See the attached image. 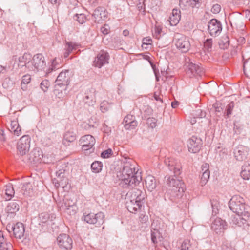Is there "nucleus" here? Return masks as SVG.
<instances>
[{"label": "nucleus", "mask_w": 250, "mask_h": 250, "mask_svg": "<svg viewBox=\"0 0 250 250\" xmlns=\"http://www.w3.org/2000/svg\"><path fill=\"white\" fill-rule=\"evenodd\" d=\"M166 165L170 171H173L174 176L166 175L165 181L167 186L170 188L168 192L169 199L173 202L177 203L181 198L185 190L184 184L179 179L176 177L179 175L181 172L182 166L180 162L173 158H168L165 161Z\"/></svg>", "instance_id": "nucleus-1"}, {"label": "nucleus", "mask_w": 250, "mask_h": 250, "mask_svg": "<svg viewBox=\"0 0 250 250\" xmlns=\"http://www.w3.org/2000/svg\"><path fill=\"white\" fill-rule=\"evenodd\" d=\"M145 193L137 188L128 192L125 198L128 210L133 213H136L140 210L145 202Z\"/></svg>", "instance_id": "nucleus-2"}, {"label": "nucleus", "mask_w": 250, "mask_h": 250, "mask_svg": "<svg viewBox=\"0 0 250 250\" xmlns=\"http://www.w3.org/2000/svg\"><path fill=\"white\" fill-rule=\"evenodd\" d=\"M229 208L238 216L246 218L250 217V207L245 204L244 199L240 196H234L229 202Z\"/></svg>", "instance_id": "nucleus-3"}, {"label": "nucleus", "mask_w": 250, "mask_h": 250, "mask_svg": "<svg viewBox=\"0 0 250 250\" xmlns=\"http://www.w3.org/2000/svg\"><path fill=\"white\" fill-rule=\"evenodd\" d=\"M185 64L184 68L187 74L189 77L193 76H201L204 74V71L202 67L197 64L193 63L190 61L189 58H185Z\"/></svg>", "instance_id": "nucleus-4"}, {"label": "nucleus", "mask_w": 250, "mask_h": 250, "mask_svg": "<svg viewBox=\"0 0 250 250\" xmlns=\"http://www.w3.org/2000/svg\"><path fill=\"white\" fill-rule=\"evenodd\" d=\"M29 65V70L37 71L43 70L46 65L44 57L41 53L34 55L32 57Z\"/></svg>", "instance_id": "nucleus-5"}, {"label": "nucleus", "mask_w": 250, "mask_h": 250, "mask_svg": "<svg viewBox=\"0 0 250 250\" xmlns=\"http://www.w3.org/2000/svg\"><path fill=\"white\" fill-rule=\"evenodd\" d=\"M118 177L121 180L120 184L124 188H133L139 184L141 180V177H132L127 174L124 176L123 173L121 172Z\"/></svg>", "instance_id": "nucleus-6"}, {"label": "nucleus", "mask_w": 250, "mask_h": 250, "mask_svg": "<svg viewBox=\"0 0 250 250\" xmlns=\"http://www.w3.org/2000/svg\"><path fill=\"white\" fill-rule=\"evenodd\" d=\"M174 42L177 48L183 53L187 52L190 49L191 44L189 37L181 34H177Z\"/></svg>", "instance_id": "nucleus-7"}, {"label": "nucleus", "mask_w": 250, "mask_h": 250, "mask_svg": "<svg viewBox=\"0 0 250 250\" xmlns=\"http://www.w3.org/2000/svg\"><path fill=\"white\" fill-rule=\"evenodd\" d=\"M104 215L102 212H99L97 214L89 213H83L82 219L90 224H97L101 225L104 222Z\"/></svg>", "instance_id": "nucleus-8"}, {"label": "nucleus", "mask_w": 250, "mask_h": 250, "mask_svg": "<svg viewBox=\"0 0 250 250\" xmlns=\"http://www.w3.org/2000/svg\"><path fill=\"white\" fill-rule=\"evenodd\" d=\"M30 138L28 135H24L18 141L17 144L18 153L21 156L28 152L30 146Z\"/></svg>", "instance_id": "nucleus-9"}, {"label": "nucleus", "mask_w": 250, "mask_h": 250, "mask_svg": "<svg viewBox=\"0 0 250 250\" xmlns=\"http://www.w3.org/2000/svg\"><path fill=\"white\" fill-rule=\"evenodd\" d=\"M208 29L210 36L212 37L218 36L222 30V24L219 20L212 19L208 22Z\"/></svg>", "instance_id": "nucleus-10"}, {"label": "nucleus", "mask_w": 250, "mask_h": 250, "mask_svg": "<svg viewBox=\"0 0 250 250\" xmlns=\"http://www.w3.org/2000/svg\"><path fill=\"white\" fill-rule=\"evenodd\" d=\"M57 243L59 247L62 249L70 250L72 248V240L66 234H60L57 238Z\"/></svg>", "instance_id": "nucleus-11"}, {"label": "nucleus", "mask_w": 250, "mask_h": 250, "mask_svg": "<svg viewBox=\"0 0 250 250\" xmlns=\"http://www.w3.org/2000/svg\"><path fill=\"white\" fill-rule=\"evenodd\" d=\"M109 54L104 50H101L98 53L95 58L93 62V66L100 68L104 65L108 64L109 63Z\"/></svg>", "instance_id": "nucleus-12"}, {"label": "nucleus", "mask_w": 250, "mask_h": 250, "mask_svg": "<svg viewBox=\"0 0 250 250\" xmlns=\"http://www.w3.org/2000/svg\"><path fill=\"white\" fill-rule=\"evenodd\" d=\"M7 229L9 231L10 230H12L15 237L20 239L23 237L25 232L24 225L21 222H18L15 224H9L7 226Z\"/></svg>", "instance_id": "nucleus-13"}, {"label": "nucleus", "mask_w": 250, "mask_h": 250, "mask_svg": "<svg viewBox=\"0 0 250 250\" xmlns=\"http://www.w3.org/2000/svg\"><path fill=\"white\" fill-rule=\"evenodd\" d=\"M201 138L193 136L188 141V148L189 152L193 153L198 152L202 146Z\"/></svg>", "instance_id": "nucleus-14"}, {"label": "nucleus", "mask_w": 250, "mask_h": 250, "mask_svg": "<svg viewBox=\"0 0 250 250\" xmlns=\"http://www.w3.org/2000/svg\"><path fill=\"white\" fill-rule=\"evenodd\" d=\"M65 170L61 169L56 171L57 178H54L53 182L56 188H64L68 183V179L65 176Z\"/></svg>", "instance_id": "nucleus-15"}, {"label": "nucleus", "mask_w": 250, "mask_h": 250, "mask_svg": "<svg viewBox=\"0 0 250 250\" xmlns=\"http://www.w3.org/2000/svg\"><path fill=\"white\" fill-rule=\"evenodd\" d=\"M79 142L83 150H88L92 148L95 144V139L92 135H86L82 137Z\"/></svg>", "instance_id": "nucleus-16"}, {"label": "nucleus", "mask_w": 250, "mask_h": 250, "mask_svg": "<svg viewBox=\"0 0 250 250\" xmlns=\"http://www.w3.org/2000/svg\"><path fill=\"white\" fill-rule=\"evenodd\" d=\"M107 12L103 7H98L96 8L92 14L93 19L97 23L102 22L107 17Z\"/></svg>", "instance_id": "nucleus-17"}, {"label": "nucleus", "mask_w": 250, "mask_h": 250, "mask_svg": "<svg viewBox=\"0 0 250 250\" xmlns=\"http://www.w3.org/2000/svg\"><path fill=\"white\" fill-rule=\"evenodd\" d=\"M68 71H62L60 73L55 81V85L57 86L67 87L69 84L70 78L68 75Z\"/></svg>", "instance_id": "nucleus-18"}, {"label": "nucleus", "mask_w": 250, "mask_h": 250, "mask_svg": "<svg viewBox=\"0 0 250 250\" xmlns=\"http://www.w3.org/2000/svg\"><path fill=\"white\" fill-rule=\"evenodd\" d=\"M248 148L243 145L238 146L234 151V155L237 161H243L245 160L248 155Z\"/></svg>", "instance_id": "nucleus-19"}, {"label": "nucleus", "mask_w": 250, "mask_h": 250, "mask_svg": "<svg viewBox=\"0 0 250 250\" xmlns=\"http://www.w3.org/2000/svg\"><path fill=\"white\" fill-rule=\"evenodd\" d=\"M43 155L42 151L39 148H35L30 153L29 160L34 164L41 163Z\"/></svg>", "instance_id": "nucleus-20"}, {"label": "nucleus", "mask_w": 250, "mask_h": 250, "mask_svg": "<svg viewBox=\"0 0 250 250\" xmlns=\"http://www.w3.org/2000/svg\"><path fill=\"white\" fill-rule=\"evenodd\" d=\"M0 250H13L10 239L5 237L2 231H0Z\"/></svg>", "instance_id": "nucleus-21"}, {"label": "nucleus", "mask_w": 250, "mask_h": 250, "mask_svg": "<svg viewBox=\"0 0 250 250\" xmlns=\"http://www.w3.org/2000/svg\"><path fill=\"white\" fill-rule=\"evenodd\" d=\"M32 55L25 53L22 56L19 57L18 66L21 68H26L29 70V64L31 63Z\"/></svg>", "instance_id": "nucleus-22"}, {"label": "nucleus", "mask_w": 250, "mask_h": 250, "mask_svg": "<svg viewBox=\"0 0 250 250\" xmlns=\"http://www.w3.org/2000/svg\"><path fill=\"white\" fill-rule=\"evenodd\" d=\"M124 127L126 129H133L137 125V122L135 116L132 115H127L124 119Z\"/></svg>", "instance_id": "nucleus-23"}, {"label": "nucleus", "mask_w": 250, "mask_h": 250, "mask_svg": "<svg viewBox=\"0 0 250 250\" xmlns=\"http://www.w3.org/2000/svg\"><path fill=\"white\" fill-rule=\"evenodd\" d=\"M211 227L216 233H219L224 229V221L220 218H216L213 220Z\"/></svg>", "instance_id": "nucleus-24"}, {"label": "nucleus", "mask_w": 250, "mask_h": 250, "mask_svg": "<svg viewBox=\"0 0 250 250\" xmlns=\"http://www.w3.org/2000/svg\"><path fill=\"white\" fill-rule=\"evenodd\" d=\"M181 12L179 10L174 9L170 15L168 21L171 26L176 25L179 22L181 18Z\"/></svg>", "instance_id": "nucleus-25"}, {"label": "nucleus", "mask_w": 250, "mask_h": 250, "mask_svg": "<svg viewBox=\"0 0 250 250\" xmlns=\"http://www.w3.org/2000/svg\"><path fill=\"white\" fill-rule=\"evenodd\" d=\"M249 218H246L242 216H238L234 217L232 219V223L233 224L237 225L239 227H242L243 229H246L248 226L247 219Z\"/></svg>", "instance_id": "nucleus-26"}, {"label": "nucleus", "mask_w": 250, "mask_h": 250, "mask_svg": "<svg viewBox=\"0 0 250 250\" xmlns=\"http://www.w3.org/2000/svg\"><path fill=\"white\" fill-rule=\"evenodd\" d=\"M80 45L77 43H75L72 42H66L65 45L64 52V57L67 58L68 57L70 53H71L73 51L77 50Z\"/></svg>", "instance_id": "nucleus-27"}, {"label": "nucleus", "mask_w": 250, "mask_h": 250, "mask_svg": "<svg viewBox=\"0 0 250 250\" xmlns=\"http://www.w3.org/2000/svg\"><path fill=\"white\" fill-rule=\"evenodd\" d=\"M146 188L150 191H153L157 187V182L155 178L152 175H148L145 180Z\"/></svg>", "instance_id": "nucleus-28"}, {"label": "nucleus", "mask_w": 250, "mask_h": 250, "mask_svg": "<svg viewBox=\"0 0 250 250\" xmlns=\"http://www.w3.org/2000/svg\"><path fill=\"white\" fill-rule=\"evenodd\" d=\"M135 166L133 165L126 163L124 166L121 172L123 173L124 176L127 174L132 176V177H137L135 175L136 173H135Z\"/></svg>", "instance_id": "nucleus-29"}, {"label": "nucleus", "mask_w": 250, "mask_h": 250, "mask_svg": "<svg viewBox=\"0 0 250 250\" xmlns=\"http://www.w3.org/2000/svg\"><path fill=\"white\" fill-rule=\"evenodd\" d=\"M21 191L25 196H32L34 193L32 184L29 182L24 183L22 187Z\"/></svg>", "instance_id": "nucleus-30"}, {"label": "nucleus", "mask_w": 250, "mask_h": 250, "mask_svg": "<svg viewBox=\"0 0 250 250\" xmlns=\"http://www.w3.org/2000/svg\"><path fill=\"white\" fill-rule=\"evenodd\" d=\"M76 139V135L74 132L67 131L64 135L63 144L66 146H68L69 143L74 142Z\"/></svg>", "instance_id": "nucleus-31"}, {"label": "nucleus", "mask_w": 250, "mask_h": 250, "mask_svg": "<svg viewBox=\"0 0 250 250\" xmlns=\"http://www.w3.org/2000/svg\"><path fill=\"white\" fill-rule=\"evenodd\" d=\"M9 130L11 132H13L14 135L16 136H19L21 133V128L19 126V125L17 121H12L11 122L10 128Z\"/></svg>", "instance_id": "nucleus-32"}, {"label": "nucleus", "mask_w": 250, "mask_h": 250, "mask_svg": "<svg viewBox=\"0 0 250 250\" xmlns=\"http://www.w3.org/2000/svg\"><path fill=\"white\" fill-rule=\"evenodd\" d=\"M6 200H10L15 194V191L13 188V185L11 183H8L5 186Z\"/></svg>", "instance_id": "nucleus-33"}, {"label": "nucleus", "mask_w": 250, "mask_h": 250, "mask_svg": "<svg viewBox=\"0 0 250 250\" xmlns=\"http://www.w3.org/2000/svg\"><path fill=\"white\" fill-rule=\"evenodd\" d=\"M241 177L245 180H249L250 177V165L245 164L242 167Z\"/></svg>", "instance_id": "nucleus-34"}, {"label": "nucleus", "mask_w": 250, "mask_h": 250, "mask_svg": "<svg viewBox=\"0 0 250 250\" xmlns=\"http://www.w3.org/2000/svg\"><path fill=\"white\" fill-rule=\"evenodd\" d=\"M19 209V205L14 201L10 202L6 207V210L8 213H14Z\"/></svg>", "instance_id": "nucleus-35"}, {"label": "nucleus", "mask_w": 250, "mask_h": 250, "mask_svg": "<svg viewBox=\"0 0 250 250\" xmlns=\"http://www.w3.org/2000/svg\"><path fill=\"white\" fill-rule=\"evenodd\" d=\"M85 106H93L95 103V95L93 94H87L84 99Z\"/></svg>", "instance_id": "nucleus-36"}, {"label": "nucleus", "mask_w": 250, "mask_h": 250, "mask_svg": "<svg viewBox=\"0 0 250 250\" xmlns=\"http://www.w3.org/2000/svg\"><path fill=\"white\" fill-rule=\"evenodd\" d=\"M60 67V65L57 61L56 58L53 59L52 61L51 64L49 68L46 71V75H48L52 71H55Z\"/></svg>", "instance_id": "nucleus-37"}, {"label": "nucleus", "mask_w": 250, "mask_h": 250, "mask_svg": "<svg viewBox=\"0 0 250 250\" xmlns=\"http://www.w3.org/2000/svg\"><path fill=\"white\" fill-rule=\"evenodd\" d=\"M66 88L67 87H57V85H55V89L54 91V94L59 99L63 98L65 94V92L63 93V90L65 91L66 90Z\"/></svg>", "instance_id": "nucleus-38"}, {"label": "nucleus", "mask_w": 250, "mask_h": 250, "mask_svg": "<svg viewBox=\"0 0 250 250\" xmlns=\"http://www.w3.org/2000/svg\"><path fill=\"white\" fill-rule=\"evenodd\" d=\"M103 164L101 162L95 161L91 165L92 171L96 173L100 172L102 169Z\"/></svg>", "instance_id": "nucleus-39"}, {"label": "nucleus", "mask_w": 250, "mask_h": 250, "mask_svg": "<svg viewBox=\"0 0 250 250\" xmlns=\"http://www.w3.org/2000/svg\"><path fill=\"white\" fill-rule=\"evenodd\" d=\"M234 102H231L226 106V109L225 113L226 114L225 116L226 118H229L232 114V111L234 107Z\"/></svg>", "instance_id": "nucleus-40"}, {"label": "nucleus", "mask_w": 250, "mask_h": 250, "mask_svg": "<svg viewBox=\"0 0 250 250\" xmlns=\"http://www.w3.org/2000/svg\"><path fill=\"white\" fill-rule=\"evenodd\" d=\"M72 204L69 205V208L65 209L66 213L70 215L75 214L77 212V207L75 205V202L71 200Z\"/></svg>", "instance_id": "nucleus-41"}, {"label": "nucleus", "mask_w": 250, "mask_h": 250, "mask_svg": "<svg viewBox=\"0 0 250 250\" xmlns=\"http://www.w3.org/2000/svg\"><path fill=\"white\" fill-rule=\"evenodd\" d=\"M210 172H203L201 177V184L202 186L206 184L209 178Z\"/></svg>", "instance_id": "nucleus-42"}, {"label": "nucleus", "mask_w": 250, "mask_h": 250, "mask_svg": "<svg viewBox=\"0 0 250 250\" xmlns=\"http://www.w3.org/2000/svg\"><path fill=\"white\" fill-rule=\"evenodd\" d=\"M210 202L212 208V215H215L218 213V207L219 205V202L217 200L214 199H211Z\"/></svg>", "instance_id": "nucleus-43"}, {"label": "nucleus", "mask_w": 250, "mask_h": 250, "mask_svg": "<svg viewBox=\"0 0 250 250\" xmlns=\"http://www.w3.org/2000/svg\"><path fill=\"white\" fill-rule=\"evenodd\" d=\"M39 219L40 222L45 223L49 219V215L47 212H42L39 214Z\"/></svg>", "instance_id": "nucleus-44"}, {"label": "nucleus", "mask_w": 250, "mask_h": 250, "mask_svg": "<svg viewBox=\"0 0 250 250\" xmlns=\"http://www.w3.org/2000/svg\"><path fill=\"white\" fill-rule=\"evenodd\" d=\"M110 108L109 103L106 101H104L100 104V109L103 113L107 111Z\"/></svg>", "instance_id": "nucleus-45"}, {"label": "nucleus", "mask_w": 250, "mask_h": 250, "mask_svg": "<svg viewBox=\"0 0 250 250\" xmlns=\"http://www.w3.org/2000/svg\"><path fill=\"white\" fill-rule=\"evenodd\" d=\"M146 124L149 127L154 128L157 125V120L152 117L148 118L146 120Z\"/></svg>", "instance_id": "nucleus-46"}, {"label": "nucleus", "mask_w": 250, "mask_h": 250, "mask_svg": "<svg viewBox=\"0 0 250 250\" xmlns=\"http://www.w3.org/2000/svg\"><path fill=\"white\" fill-rule=\"evenodd\" d=\"M212 42L213 41L212 39H208L205 41L204 43V47L208 52L211 51Z\"/></svg>", "instance_id": "nucleus-47"}, {"label": "nucleus", "mask_w": 250, "mask_h": 250, "mask_svg": "<svg viewBox=\"0 0 250 250\" xmlns=\"http://www.w3.org/2000/svg\"><path fill=\"white\" fill-rule=\"evenodd\" d=\"M49 86H50V82L47 80H43L40 84L41 88L44 92L47 91Z\"/></svg>", "instance_id": "nucleus-48"}, {"label": "nucleus", "mask_w": 250, "mask_h": 250, "mask_svg": "<svg viewBox=\"0 0 250 250\" xmlns=\"http://www.w3.org/2000/svg\"><path fill=\"white\" fill-rule=\"evenodd\" d=\"M180 250H189L191 248L190 241L188 240H185L182 243Z\"/></svg>", "instance_id": "nucleus-49"}, {"label": "nucleus", "mask_w": 250, "mask_h": 250, "mask_svg": "<svg viewBox=\"0 0 250 250\" xmlns=\"http://www.w3.org/2000/svg\"><path fill=\"white\" fill-rule=\"evenodd\" d=\"M113 154V152L111 149L109 148L107 150L104 151L101 153V156L104 158H107L110 157Z\"/></svg>", "instance_id": "nucleus-50"}, {"label": "nucleus", "mask_w": 250, "mask_h": 250, "mask_svg": "<svg viewBox=\"0 0 250 250\" xmlns=\"http://www.w3.org/2000/svg\"><path fill=\"white\" fill-rule=\"evenodd\" d=\"M222 250H235L234 248L228 242H225L222 245Z\"/></svg>", "instance_id": "nucleus-51"}, {"label": "nucleus", "mask_w": 250, "mask_h": 250, "mask_svg": "<svg viewBox=\"0 0 250 250\" xmlns=\"http://www.w3.org/2000/svg\"><path fill=\"white\" fill-rule=\"evenodd\" d=\"M31 81V77L29 75H25L22 77V80L21 82L22 89H24L23 84H26L30 83Z\"/></svg>", "instance_id": "nucleus-52"}, {"label": "nucleus", "mask_w": 250, "mask_h": 250, "mask_svg": "<svg viewBox=\"0 0 250 250\" xmlns=\"http://www.w3.org/2000/svg\"><path fill=\"white\" fill-rule=\"evenodd\" d=\"M76 20L81 24L84 23L86 21V17L84 14H76Z\"/></svg>", "instance_id": "nucleus-53"}, {"label": "nucleus", "mask_w": 250, "mask_h": 250, "mask_svg": "<svg viewBox=\"0 0 250 250\" xmlns=\"http://www.w3.org/2000/svg\"><path fill=\"white\" fill-rule=\"evenodd\" d=\"M222 42L223 43V46H221V43H219V46L221 48L225 49L229 47V41L227 37L225 38L224 40H222Z\"/></svg>", "instance_id": "nucleus-54"}, {"label": "nucleus", "mask_w": 250, "mask_h": 250, "mask_svg": "<svg viewBox=\"0 0 250 250\" xmlns=\"http://www.w3.org/2000/svg\"><path fill=\"white\" fill-rule=\"evenodd\" d=\"M148 220V217L145 214L141 213L139 216V221L142 224L146 223Z\"/></svg>", "instance_id": "nucleus-55"}, {"label": "nucleus", "mask_w": 250, "mask_h": 250, "mask_svg": "<svg viewBox=\"0 0 250 250\" xmlns=\"http://www.w3.org/2000/svg\"><path fill=\"white\" fill-rule=\"evenodd\" d=\"M221 10V6L218 4H216L213 5L211 8V12L214 14H217L219 13Z\"/></svg>", "instance_id": "nucleus-56"}, {"label": "nucleus", "mask_w": 250, "mask_h": 250, "mask_svg": "<svg viewBox=\"0 0 250 250\" xmlns=\"http://www.w3.org/2000/svg\"><path fill=\"white\" fill-rule=\"evenodd\" d=\"M143 44L142 46L144 47L145 45H149L151 44L152 42V40L148 38H145L143 39Z\"/></svg>", "instance_id": "nucleus-57"}, {"label": "nucleus", "mask_w": 250, "mask_h": 250, "mask_svg": "<svg viewBox=\"0 0 250 250\" xmlns=\"http://www.w3.org/2000/svg\"><path fill=\"white\" fill-rule=\"evenodd\" d=\"M158 233V231L156 230V232L151 231V240L152 242L154 244L157 243V234Z\"/></svg>", "instance_id": "nucleus-58"}, {"label": "nucleus", "mask_w": 250, "mask_h": 250, "mask_svg": "<svg viewBox=\"0 0 250 250\" xmlns=\"http://www.w3.org/2000/svg\"><path fill=\"white\" fill-rule=\"evenodd\" d=\"M213 107L215 108V111L216 115H218V113H221L223 110V109L220 106H218V104H213Z\"/></svg>", "instance_id": "nucleus-59"}, {"label": "nucleus", "mask_w": 250, "mask_h": 250, "mask_svg": "<svg viewBox=\"0 0 250 250\" xmlns=\"http://www.w3.org/2000/svg\"><path fill=\"white\" fill-rule=\"evenodd\" d=\"M72 204L71 201L68 200L67 199H65V201L64 203V205L62 206V208L65 210L67 208H69V205H71Z\"/></svg>", "instance_id": "nucleus-60"}, {"label": "nucleus", "mask_w": 250, "mask_h": 250, "mask_svg": "<svg viewBox=\"0 0 250 250\" xmlns=\"http://www.w3.org/2000/svg\"><path fill=\"white\" fill-rule=\"evenodd\" d=\"M202 170L203 172H210L209 170V165L205 163L202 166Z\"/></svg>", "instance_id": "nucleus-61"}, {"label": "nucleus", "mask_w": 250, "mask_h": 250, "mask_svg": "<svg viewBox=\"0 0 250 250\" xmlns=\"http://www.w3.org/2000/svg\"><path fill=\"white\" fill-rule=\"evenodd\" d=\"M153 97L157 101H160L161 102V103L163 102V100H162V99L161 98V96L159 95V94H157L156 93V92H155L154 94V96H153Z\"/></svg>", "instance_id": "nucleus-62"}, {"label": "nucleus", "mask_w": 250, "mask_h": 250, "mask_svg": "<svg viewBox=\"0 0 250 250\" xmlns=\"http://www.w3.org/2000/svg\"><path fill=\"white\" fill-rule=\"evenodd\" d=\"M101 31L104 35H106L108 33V29L107 28H106V26L105 25L104 26L101 27Z\"/></svg>", "instance_id": "nucleus-63"}, {"label": "nucleus", "mask_w": 250, "mask_h": 250, "mask_svg": "<svg viewBox=\"0 0 250 250\" xmlns=\"http://www.w3.org/2000/svg\"><path fill=\"white\" fill-rule=\"evenodd\" d=\"M189 2H190V0H179V5L186 6Z\"/></svg>", "instance_id": "nucleus-64"}]
</instances>
